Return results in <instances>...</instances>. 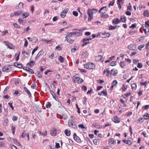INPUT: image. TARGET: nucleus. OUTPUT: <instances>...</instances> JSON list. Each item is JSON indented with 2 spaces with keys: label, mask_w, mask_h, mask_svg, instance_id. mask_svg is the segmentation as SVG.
Masks as SVG:
<instances>
[{
  "label": "nucleus",
  "mask_w": 149,
  "mask_h": 149,
  "mask_svg": "<svg viewBox=\"0 0 149 149\" xmlns=\"http://www.w3.org/2000/svg\"><path fill=\"white\" fill-rule=\"evenodd\" d=\"M66 40H67V42L70 44H71L72 43L74 42V40H73L71 39H70V38H68V39L65 38V40L64 41H65Z\"/></svg>",
  "instance_id": "24"
},
{
  "label": "nucleus",
  "mask_w": 149,
  "mask_h": 149,
  "mask_svg": "<svg viewBox=\"0 0 149 149\" xmlns=\"http://www.w3.org/2000/svg\"><path fill=\"white\" fill-rule=\"evenodd\" d=\"M113 120L115 123H119L120 121L119 119L116 116L114 117L113 119Z\"/></svg>",
  "instance_id": "18"
},
{
  "label": "nucleus",
  "mask_w": 149,
  "mask_h": 149,
  "mask_svg": "<svg viewBox=\"0 0 149 149\" xmlns=\"http://www.w3.org/2000/svg\"><path fill=\"white\" fill-rule=\"evenodd\" d=\"M15 127H14L13 126H12L11 127V130L13 134H14L15 133Z\"/></svg>",
  "instance_id": "58"
},
{
  "label": "nucleus",
  "mask_w": 149,
  "mask_h": 149,
  "mask_svg": "<svg viewBox=\"0 0 149 149\" xmlns=\"http://www.w3.org/2000/svg\"><path fill=\"white\" fill-rule=\"evenodd\" d=\"M39 132L40 134L41 135L46 136L47 135V132L46 131H43V132L39 131Z\"/></svg>",
  "instance_id": "27"
},
{
  "label": "nucleus",
  "mask_w": 149,
  "mask_h": 149,
  "mask_svg": "<svg viewBox=\"0 0 149 149\" xmlns=\"http://www.w3.org/2000/svg\"><path fill=\"white\" fill-rule=\"evenodd\" d=\"M117 73V70L115 69H113L111 70V74L114 76L116 75Z\"/></svg>",
  "instance_id": "19"
},
{
  "label": "nucleus",
  "mask_w": 149,
  "mask_h": 149,
  "mask_svg": "<svg viewBox=\"0 0 149 149\" xmlns=\"http://www.w3.org/2000/svg\"><path fill=\"white\" fill-rule=\"evenodd\" d=\"M11 65H7L4 66L2 68V70L3 72H9L11 70Z\"/></svg>",
  "instance_id": "5"
},
{
  "label": "nucleus",
  "mask_w": 149,
  "mask_h": 149,
  "mask_svg": "<svg viewBox=\"0 0 149 149\" xmlns=\"http://www.w3.org/2000/svg\"><path fill=\"white\" fill-rule=\"evenodd\" d=\"M109 143H111V144H112L116 143V141L114 140L113 139H109Z\"/></svg>",
  "instance_id": "33"
},
{
  "label": "nucleus",
  "mask_w": 149,
  "mask_h": 149,
  "mask_svg": "<svg viewBox=\"0 0 149 149\" xmlns=\"http://www.w3.org/2000/svg\"><path fill=\"white\" fill-rule=\"evenodd\" d=\"M102 93H103L104 95L107 96V92L106 90H104V91H103L101 92Z\"/></svg>",
  "instance_id": "44"
},
{
  "label": "nucleus",
  "mask_w": 149,
  "mask_h": 149,
  "mask_svg": "<svg viewBox=\"0 0 149 149\" xmlns=\"http://www.w3.org/2000/svg\"><path fill=\"white\" fill-rule=\"evenodd\" d=\"M4 42L5 43V45L7 46L8 48L10 49H12L13 48V45L12 44L9 43L7 41H4Z\"/></svg>",
  "instance_id": "14"
},
{
  "label": "nucleus",
  "mask_w": 149,
  "mask_h": 149,
  "mask_svg": "<svg viewBox=\"0 0 149 149\" xmlns=\"http://www.w3.org/2000/svg\"><path fill=\"white\" fill-rule=\"evenodd\" d=\"M36 109L39 112H41L42 111V109L41 107H39L38 106H36Z\"/></svg>",
  "instance_id": "35"
},
{
  "label": "nucleus",
  "mask_w": 149,
  "mask_h": 149,
  "mask_svg": "<svg viewBox=\"0 0 149 149\" xmlns=\"http://www.w3.org/2000/svg\"><path fill=\"white\" fill-rule=\"evenodd\" d=\"M84 42V43L81 45L82 47H84L87 44L89 43V42L88 41L87 42Z\"/></svg>",
  "instance_id": "59"
},
{
  "label": "nucleus",
  "mask_w": 149,
  "mask_h": 149,
  "mask_svg": "<svg viewBox=\"0 0 149 149\" xmlns=\"http://www.w3.org/2000/svg\"><path fill=\"white\" fill-rule=\"evenodd\" d=\"M73 81L75 83L77 82L78 83H81L83 82L82 79H80L79 77L74 76L73 77Z\"/></svg>",
  "instance_id": "4"
},
{
  "label": "nucleus",
  "mask_w": 149,
  "mask_h": 149,
  "mask_svg": "<svg viewBox=\"0 0 149 149\" xmlns=\"http://www.w3.org/2000/svg\"><path fill=\"white\" fill-rule=\"evenodd\" d=\"M129 5L127 7V9L131 11L132 10V7L131 5H130V3H129Z\"/></svg>",
  "instance_id": "50"
},
{
  "label": "nucleus",
  "mask_w": 149,
  "mask_h": 149,
  "mask_svg": "<svg viewBox=\"0 0 149 149\" xmlns=\"http://www.w3.org/2000/svg\"><path fill=\"white\" fill-rule=\"evenodd\" d=\"M120 65L121 67L122 68H123L125 65V63L124 62H122V61L120 62Z\"/></svg>",
  "instance_id": "39"
},
{
  "label": "nucleus",
  "mask_w": 149,
  "mask_h": 149,
  "mask_svg": "<svg viewBox=\"0 0 149 149\" xmlns=\"http://www.w3.org/2000/svg\"><path fill=\"white\" fill-rule=\"evenodd\" d=\"M10 146L11 149H17L16 147L13 145H12Z\"/></svg>",
  "instance_id": "64"
},
{
  "label": "nucleus",
  "mask_w": 149,
  "mask_h": 149,
  "mask_svg": "<svg viewBox=\"0 0 149 149\" xmlns=\"http://www.w3.org/2000/svg\"><path fill=\"white\" fill-rule=\"evenodd\" d=\"M18 22H19L21 24H23L24 23V22H23V20L22 19L20 18H19L18 19Z\"/></svg>",
  "instance_id": "55"
},
{
  "label": "nucleus",
  "mask_w": 149,
  "mask_h": 149,
  "mask_svg": "<svg viewBox=\"0 0 149 149\" xmlns=\"http://www.w3.org/2000/svg\"><path fill=\"white\" fill-rule=\"evenodd\" d=\"M143 118L145 119H147L149 118V114L146 113L143 115Z\"/></svg>",
  "instance_id": "30"
},
{
  "label": "nucleus",
  "mask_w": 149,
  "mask_h": 149,
  "mask_svg": "<svg viewBox=\"0 0 149 149\" xmlns=\"http://www.w3.org/2000/svg\"><path fill=\"white\" fill-rule=\"evenodd\" d=\"M84 67L86 68L92 69L95 68V65L93 63H88L84 64Z\"/></svg>",
  "instance_id": "3"
},
{
  "label": "nucleus",
  "mask_w": 149,
  "mask_h": 149,
  "mask_svg": "<svg viewBox=\"0 0 149 149\" xmlns=\"http://www.w3.org/2000/svg\"><path fill=\"white\" fill-rule=\"evenodd\" d=\"M97 10L96 9H90L89 8L88 10L87 14L88 15V21L91 22L93 19V14L96 13Z\"/></svg>",
  "instance_id": "1"
},
{
  "label": "nucleus",
  "mask_w": 149,
  "mask_h": 149,
  "mask_svg": "<svg viewBox=\"0 0 149 149\" xmlns=\"http://www.w3.org/2000/svg\"><path fill=\"white\" fill-rule=\"evenodd\" d=\"M51 106V104L50 102H48L47 104L46 105V106L47 108H50Z\"/></svg>",
  "instance_id": "42"
},
{
  "label": "nucleus",
  "mask_w": 149,
  "mask_h": 149,
  "mask_svg": "<svg viewBox=\"0 0 149 149\" xmlns=\"http://www.w3.org/2000/svg\"><path fill=\"white\" fill-rule=\"evenodd\" d=\"M128 48L130 50H134V45L131 44L128 46Z\"/></svg>",
  "instance_id": "32"
},
{
  "label": "nucleus",
  "mask_w": 149,
  "mask_h": 149,
  "mask_svg": "<svg viewBox=\"0 0 149 149\" xmlns=\"http://www.w3.org/2000/svg\"><path fill=\"white\" fill-rule=\"evenodd\" d=\"M35 62L33 60L29 62L26 65L27 66L31 67L34 65Z\"/></svg>",
  "instance_id": "13"
},
{
  "label": "nucleus",
  "mask_w": 149,
  "mask_h": 149,
  "mask_svg": "<svg viewBox=\"0 0 149 149\" xmlns=\"http://www.w3.org/2000/svg\"><path fill=\"white\" fill-rule=\"evenodd\" d=\"M13 26H14L15 28H20L19 27V26H18L17 24L16 23H13Z\"/></svg>",
  "instance_id": "63"
},
{
  "label": "nucleus",
  "mask_w": 149,
  "mask_h": 149,
  "mask_svg": "<svg viewBox=\"0 0 149 149\" xmlns=\"http://www.w3.org/2000/svg\"><path fill=\"white\" fill-rule=\"evenodd\" d=\"M42 41H43L44 42L46 43L47 44H51L52 42V40H46L44 39H42Z\"/></svg>",
  "instance_id": "25"
},
{
  "label": "nucleus",
  "mask_w": 149,
  "mask_h": 149,
  "mask_svg": "<svg viewBox=\"0 0 149 149\" xmlns=\"http://www.w3.org/2000/svg\"><path fill=\"white\" fill-rule=\"evenodd\" d=\"M24 89L25 90V91L26 92V93H27L29 97H31V93L26 87H24Z\"/></svg>",
  "instance_id": "17"
},
{
  "label": "nucleus",
  "mask_w": 149,
  "mask_h": 149,
  "mask_svg": "<svg viewBox=\"0 0 149 149\" xmlns=\"http://www.w3.org/2000/svg\"><path fill=\"white\" fill-rule=\"evenodd\" d=\"M29 15V13L27 12H25L24 13L22 14V16H23L24 17H23L24 18H26L27 16H28Z\"/></svg>",
  "instance_id": "36"
},
{
  "label": "nucleus",
  "mask_w": 149,
  "mask_h": 149,
  "mask_svg": "<svg viewBox=\"0 0 149 149\" xmlns=\"http://www.w3.org/2000/svg\"><path fill=\"white\" fill-rule=\"evenodd\" d=\"M73 139L78 143H80L81 142L80 138L77 135L76 133H74L73 134Z\"/></svg>",
  "instance_id": "7"
},
{
  "label": "nucleus",
  "mask_w": 149,
  "mask_h": 149,
  "mask_svg": "<svg viewBox=\"0 0 149 149\" xmlns=\"http://www.w3.org/2000/svg\"><path fill=\"white\" fill-rule=\"evenodd\" d=\"M82 90L84 91L85 92L87 90V88L86 86L84 85L82 87Z\"/></svg>",
  "instance_id": "53"
},
{
  "label": "nucleus",
  "mask_w": 149,
  "mask_h": 149,
  "mask_svg": "<svg viewBox=\"0 0 149 149\" xmlns=\"http://www.w3.org/2000/svg\"><path fill=\"white\" fill-rule=\"evenodd\" d=\"M71 119L68 122L69 126L73 128H75L76 126L74 122V118L73 116H71Z\"/></svg>",
  "instance_id": "2"
},
{
  "label": "nucleus",
  "mask_w": 149,
  "mask_h": 149,
  "mask_svg": "<svg viewBox=\"0 0 149 149\" xmlns=\"http://www.w3.org/2000/svg\"><path fill=\"white\" fill-rule=\"evenodd\" d=\"M131 86L132 89L135 90L136 89L137 85L136 83L133 84Z\"/></svg>",
  "instance_id": "29"
},
{
  "label": "nucleus",
  "mask_w": 149,
  "mask_h": 149,
  "mask_svg": "<svg viewBox=\"0 0 149 149\" xmlns=\"http://www.w3.org/2000/svg\"><path fill=\"white\" fill-rule=\"evenodd\" d=\"M44 52L43 51L41 50L40 51L35 58V60H36L39 57L41 56L43 54Z\"/></svg>",
  "instance_id": "10"
},
{
  "label": "nucleus",
  "mask_w": 149,
  "mask_h": 149,
  "mask_svg": "<svg viewBox=\"0 0 149 149\" xmlns=\"http://www.w3.org/2000/svg\"><path fill=\"white\" fill-rule=\"evenodd\" d=\"M106 7H104L102 8L99 11V12L101 13L102 11H103L104 9H105V10H106Z\"/></svg>",
  "instance_id": "45"
},
{
  "label": "nucleus",
  "mask_w": 149,
  "mask_h": 149,
  "mask_svg": "<svg viewBox=\"0 0 149 149\" xmlns=\"http://www.w3.org/2000/svg\"><path fill=\"white\" fill-rule=\"evenodd\" d=\"M136 23L132 25L130 27V28H132L134 29L136 27Z\"/></svg>",
  "instance_id": "51"
},
{
  "label": "nucleus",
  "mask_w": 149,
  "mask_h": 149,
  "mask_svg": "<svg viewBox=\"0 0 149 149\" xmlns=\"http://www.w3.org/2000/svg\"><path fill=\"white\" fill-rule=\"evenodd\" d=\"M122 17V20H121V22H125L126 21V17L125 16H121Z\"/></svg>",
  "instance_id": "48"
},
{
  "label": "nucleus",
  "mask_w": 149,
  "mask_h": 149,
  "mask_svg": "<svg viewBox=\"0 0 149 149\" xmlns=\"http://www.w3.org/2000/svg\"><path fill=\"white\" fill-rule=\"evenodd\" d=\"M116 27V26H113L111 25H110L109 27V30H112L115 29Z\"/></svg>",
  "instance_id": "38"
},
{
  "label": "nucleus",
  "mask_w": 149,
  "mask_h": 149,
  "mask_svg": "<svg viewBox=\"0 0 149 149\" xmlns=\"http://www.w3.org/2000/svg\"><path fill=\"white\" fill-rule=\"evenodd\" d=\"M122 17H120V19L119 20L118 18H114L113 19L112 22L113 24H117L118 23L121 22V20H122Z\"/></svg>",
  "instance_id": "8"
},
{
  "label": "nucleus",
  "mask_w": 149,
  "mask_h": 149,
  "mask_svg": "<svg viewBox=\"0 0 149 149\" xmlns=\"http://www.w3.org/2000/svg\"><path fill=\"white\" fill-rule=\"evenodd\" d=\"M15 16H17L22 15V12L21 10H19L15 12Z\"/></svg>",
  "instance_id": "23"
},
{
  "label": "nucleus",
  "mask_w": 149,
  "mask_h": 149,
  "mask_svg": "<svg viewBox=\"0 0 149 149\" xmlns=\"http://www.w3.org/2000/svg\"><path fill=\"white\" fill-rule=\"evenodd\" d=\"M142 66H143V65L141 63H138V64L137 65L138 68H141L142 67Z\"/></svg>",
  "instance_id": "57"
},
{
  "label": "nucleus",
  "mask_w": 149,
  "mask_h": 149,
  "mask_svg": "<svg viewBox=\"0 0 149 149\" xmlns=\"http://www.w3.org/2000/svg\"><path fill=\"white\" fill-rule=\"evenodd\" d=\"M56 129H53L50 131V133L52 136H56Z\"/></svg>",
  "instance_id": "11"
},
{
  "label": "nucleus",
  "mask_w": 149,
  "mask_h": 149,
  "mask_svg": "<svg viewBox=\"0 0 149 149\" xmlns=\"http://www.w3.org/2000/svg\"><path fill=\"white\" fill-rule=\"evenodd\" d=\"M102 58V56L101 55H98L95 57L96 60L99 61L101 60Z\"/></svg>",
  "instance_id": "28"
},
{
  "label": "nucleus",
  "mask_w": 149,
  "mask_h": 149,
  "mask_svg": "<svg viewBox=\"0 0 149 149\" xmlns=\"http://www.w3.org/2000/svg\"><path fill=\"white\" fill-rule=\"evenodd\" d=\"M17 118H18L17 117L15 116H14L12 118V120L14 121H16L17 119Z\"/></svg>",
  "instance_id": "62"
},
{
  "label": "nucleus",
  "mask_w": 149,
  "mask_h": 149,
  "mask_svg": "<svg viewBox=\"0 0 149 149\" xmlns=\"http://www.w3.org/2000/svg\"><path fill=\"white\" fill-rule=\"evenodd\" d=\"M110 36V34L109 33H105L102 34V37L105 38L107 37H109Z\"/></svg>",
  "instance_id": "16"
},
{
  "label": "nucleus",
  "mask_w": 149,
  "mask_h": 149,
  "mask_svg": "<svg viewBox=\"0 0 149 149\" xmlns=\"http://www.w3.org/2000/svg\"><path fill=\"white\" fill-rule=\"evenodd\" d=\"M23 3L22 2H20L19 5L18 7L19 8L22 9V8H23Z\"/></svg>",
  "instance_id": "41"
},
{
  "label": "nucleus",
  "mask_w": 149,
  "mask_h": 149,
  "mask_svg": "<svg viewBox=\"0 0 149 149\" xmlns=\"http://www.w3.org/2000/svg\"><path fill=\"white\" fill-rule=\"evenodd\" d=\"M116 63L115 61H112L110 63V65L111 66H114L116 65Z\"/></svg>",
  "instance_id": "47"
},
{
  "label": "nucleus",
  "mask_w": 149,
  "mask_h": 149,
  "mask_svg": "<svg viewBox=\"0 0 149 149\" xmlns=\"http://www.w3.org/2000/svg\"><path fill=\"white\" fill-rule=\"evenodd\" d=\"M143 15L145 17H148L149 16V13L148 11L147 10L144 11L143 12Z\"/></svg>",
  "instance_id": "22"
},
{
  "label": "nucleus",
  "mask_w": 149,
  "mask_h": 149,
  "mask_svg": "<svg viewBox=\"0 0 149 149\" xmlns=\"http://www.w3.org/2000/svg\"><path fill=\"white\" fill-rule=\"evenodd\" d=\"M22 53L24 54V55L26 58H28L29 56V52H26L25 51H23L22 52Z\"/></svg>",
  "instance_id": "15"
},
{
  "label": "nucleus",
  "mask_w": 149,
  "mask_h": 149,
  "mask_svg": "<svg viewBox=\"0 0 149 149\" xmlns=\"http://www.w3.org/2000/svg\"><path fill=\"white\" fill-rule=\"evenodd\" d=\"M143 118H139L138 120V121L140 123H143Z\"/></svg>",
  "instance_id": "60"
},
{
  "label": "nucleus",
  "mask_w": 149,
  "mask_h": 149,
  "mask_svg": "<svg viewBox=\"0 0 149 149\" xmlns=\"http://www.w3.org/2000/svg\"><path fill=\"white\" fill-rule=\"evenodd\" d=\"M128 143H129V145H131L133 142V141L132 139L131 138H128Z\"/></svg>",
  "instance_id": "34"
},
{
  "label": "nucleus",
  "mask_w": 149,
  "mask_h": 149,
  "mask_svg": "<svg viewBox=\"0 0 149 149\" xmlns=\"http://www.w3.org/2000/svg\"><path fill=\"white\" fill-rule=\"evenodd\" d=\"M25 68H26L25 70L26 71L29 72L31 74H33L34 73V72L31 69L27 67H26Z\"/></svg>",
  "instance_id": "20"
},
{
  "label": "nucleus",
  "mask_w": 149,
  "mask_h": 149,
  "mask_svg": "<svg viewBox=\"0 0 149 149\" xmlns=\"http://www.w3.org/2000/svg\"><path fill=\"white\" fill-rule=\"evenodd\" d=\"M24 40H25V43L24 46V47H26L28 45V42L26 38H24Z\"/></svg>",
  "instance_id": "37"
},
{
  "label": "nucleus",
  "mask_w": 149,
  "mask_h": 149,
  "mask_svg": "<svg viewBox=\"0 0 149 149\" xmlns=\"http://www.w3.org/2000/svg\"><path fill=\"white\" fill-rule=\"evenodd\" d=\"M79 127L81 128L82 129H86V127H84V125L83 124H81L78 125Z\"/></svg>",
  "instance_id": "43"
},
{
  "label": "nucleus",
  "mask_w": 149,
  "mask_h": 149,
  "mask_svg": "<svg viewBox=\"0 0 149 149\" xmlns=\"http://www.w3.org/2000/svg\"><path fill=\"white\" fill-rule=\"evenodd\" d=\"M72 35H73V32H71L69 33L66 36L65 38L68 39L70 38V37H71L72 36Z\"/></svg>",
  "instance_id": "31"
},
{
  "label": "nucleus",
  "mask_w": 149,
  "mask_h": 149,
  "mask_svg": "<svg viewBox=\"0 0 149 149\" xmlns=\"http://www.w3.org/2000/svg\"><path fill=\"white\" fill-rule=\"evenodd\" d=\"M73 35H76V36H79L80 35V32H79L75 31L73 32Z\"/></svg>",
  "instance_id": "40"
},
{
  "label": "nucleus",
  "mask_w": 149,
  "mask_h": 149,
  "mask_svg": "<svg viewBox=\"0 0 149 149\" xmlns=\"http://www.w3.org/2000/svg\"><path fill=\"white\" fill-rule=\"evenodd\" d=\"M69 9L68 8L65 9L61 13L60 15L61 17L64 18L66 15L67 13L68 12Z\"/></svg>",
  "instance_id": "6"
},
{
  "label": "nucleus",
  "mask_w": 149,
  "mask_h": 149,
  "mask_svg": "<svg viewBox=\"0 0 149 149\" xmlns=\"http://www.w3.org/2000/svg\"><path fill=\"white\" fill-rule=\"evenodd\" d=\"M115 1H111L109 4V7H110L111 6H112L114 3Z\"/></svg>",
  "instance_id": "54"
},
{
  "label": "nucleus",
  "mask_w": 149,
  "mask_h": 149,
  "mask_svg": "<svg viewBox=\"0 0 149 149\" xmlns=\"http://www.w3.org/2000/svg\"><path fill=\"white\" fill-rule=\"evenodd\" d=\"M8 104L9 106L10 107L12 110H13L14 109V107L13 106H12V103L9 102L8 103Z\"/></svg>",
  "instance_id": "61"
},
{
  "label": "nucleus",
  "mask_w": 149,
  "mask_h": 149,
  "mask_svg": "<svg viewBox=\"0 0 149 149\" xmlns=\"http://www.w3.org/2000/svg\"><path fill=\"white\" fill-rule=\"evenodd\" d=\"M145 45H141L139 47V49L141 51V50L144 47Z\"/></svg>",
  "instance_id": "56"
},
{
  "label": "nucleus",
  "mask_w": 149,
  "mask_h": 149,
  "mask_svg": "<svg viewBox=\"0 0 149 149\" xmlns=\"http://www.w3.org/2000/svg\"><path fill=\"white\" fill-rule=\"evenodd\" d=\"M64 133L65 135L68 136H69L70 135V131L68 130L67 129L65 130Z\"/></svg>",
  "instance_id": "26"
},
{
  "label": "nucleus",
  "mask_w": 149,
  "mask_h": 149,
  "mask_svg": "<svg viewBox=\"0 0 149 149\" xmlns=\"http://www.w3.org/2000/svg\"><path fill=\"white\" fill-rule=\"evenodd\" d=\"M73 14L75 16H78V13L76 11H73L72 12Z\"/></svg>",
  "instance_id": "52"
},
{
  "label": "nucleus",
  "mask_w": 149,
  "mask_h": 149,
  "mask_svg": "<svg viewBox=\"0 0 149 149\" xmlns=\"http://www.w3.org/2000/svg\"><path fill=\"white\" fill-rule=\"evenodd\" d=\"M105 11H106V10H105V9H104L103 11H102L101 15L102 17L106 18L108 17L109 15L108 14H106Z\"/></svg>",
  "instance_id": "9"
},
{
  "label": "nucleus",
  "mask_w": 149,
  "mask_h": 149,
  "mask_svg": "<svg viewBox=\"0 0 149 149\" xmlns=\"http://www.w3.org/2000/svg\"><path fill=\"white\" fill-rule=\"evenodd\" d=\"M58 60L61 63H63L64 62V59L61 56H58Z\"/></svg>",
  "instance_id": "21"
},
{
  "label": "nucleus",
  "mask_w": 149,
  "mask_h": 149,
  "mask_svg": "<svg viewBox=\"0 0 149 149\" xmlns=\"http://www.w3.org/2000/svg\"><path fill=\"white\" fill-rule=\"evenodd\" d=\"M117 84V82L116 80L113 81L112 82L113 85L114 86H116Z\"/></svg>",
  "instance_id": "49"
},
{
  "label": "nucleus",
  "mask_w": 149,
  "mask_h": 149,
  "mask_svg": "<svg viewBox=\"0 0 149 149\" xmlns=\"http://www.w3.org/2000/svg\"><path fill=\"white\" fill-rule=\"evenodd\" d=\"M38 46H37L34 49H33L32 52V55H33L34 54V53L38 49Z\"/></svg>",
  "instance_id": "46"
},
{
  "label": "nucleus",
  "mask_w": 149,
  "mask_h": 149,
  "mask_svg": "<svg viewBox=\"0 0 149 149\" xmlns=\"http://www.w3.org/2000/svg\"><path fill=\"white\" fill-rule=\"evenodd\" d=\"M14 66L15 67L21 68L22 67V65L20 63H14Z\"/></svg>",
  "instance_id": "12"
}]
</instances>
